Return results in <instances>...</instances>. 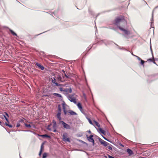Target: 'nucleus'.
Listing matches in <instances>:
<instances>
[{
	"label": "nucleus",
	"mask_w": 158,
	"mask_h": 158,
	"mask_svg": "<svg viewBox=\"0 0 158 158\" xmlns=\"http://www.w3.org/2000/svg\"><path fill=\"white\" fill-rule=\"evenodd\" d=\"M136 57L137 58V59L139 60H142L139 57L136 56Z\"/></svg>",
	"instance_id": "34"
},
{
	"label": "nucleus",
	"mask_w": 158,
	"mask_h": 158,
	"mask_svg": "<svg viewBox=\"0 0 158 158\" xmlns=\"http://www.w3.org/2000/svg\"><path fill=\"white\" fill-rule=\"evenodd\" d=\"M127 26H126L125 27H119V29L121 31H123L125 34L128 35L130 34V31L124 28H126Z\"/></svg>",
	"instance_id": "2"
},
{
	"label": "nucleus",
	"mask_w": 158,
	"mask_h": 158,
	"mask_svg": "<svg viewBox=\"0 0 158 158\" xmlns=\"http://www.w3.org/2000/svg\"><path fill=\"white\" fill-rule=\"evenodd\" d=\"M88 132L89 133H91V131L90 130L89 131H88Z\"/></svg>",
	"instance_id": "39"
},
{
	"label": "nucleus",
	"mask_w": 158,
	"mask_h": 158,
	"mask_svg": "<svg viewBox=\"0 0 158 158\" xmlns=\"http://www.w3.org/2000/svg\"><path fill=\"white\" fill-rule=\"evenodd\" d=\"M4 118H5V119H6V121H7V122H8V123H9V121H8V118H8V117H6L5 115H4Z\"/></svg>",
	"instance_id": "28"
},
{
	"label": "nucleus",
	"mask_w": 158,
	"mask_h": 158,
	"mask_svg": "<svg viewBox=\"0 0 158 158\" xmlns=\"http://www.w3.org/2000/svg\"><path fill=\"white\" fill-rule=\"evenodd\" d=\"M58 79L60 81H63V80H62L61 79V77H60V76H59V78H58Z\"/></svg>",
	"instance_id": "31"
},
{
	"label": "nucleus",
	"mask_w": 158,
	"mask_h": 158,
	"mask_svg": "<svg viewBox=\"0 0 158 158\" xmlns=\"http://www.w3.org/2000/svg\"><path fill=\"white\" fill-rule=\"evenodd\" d=\"M56 128H53V130L52 131L53 132H56L57 131L56 130Z\"/></svg>",
	"instance_id": "35"
},
{
	"label": "nucleus",
	"mask_w": 158,
	"mask_h": 158,
	"mask_svg": "<svg viewBox=\"0 0 158 158\" xmlns=\"http://www.w3.org/2000/svg\"><path fill=\"white\" fill-rule=\"evenodd\" d=\"M62 105L63 106V109L64 110V114H66L67 113V111L66 110V107L67 106V105H65L64 102H63V103Z\"/></svg>",
	"instance_id": "7"
},
{
	"label": "nucleus",
	"mask_w": 158,
	"mask_h": 158,
	"mask_svg": "<svg viewBox=\"0 0 158 158\" xmlns=\"http://www.w3.org/2000/svg\"><path fill=\"white\" fill-rule=\"evenodd\" d=\"M36 65L38 66L39 68L41 69L42 70H43L44 69V67L43 66L41 65L40 64L38 63H36Z\"/></svg>",
	"instance_id": "13"
},
{
	"label": "nucleus",
	"mask_w": 158,
	"mask_h": 158,
	"mask_svg": "<svg viewBox=\"0 0 158 158\" xmlns=\"http://www.w3.org/2000/svg\"><path fill=\"white\" fill-rule=\"evenodd\" d=\"M60 115H61V113L58 112V113H57L56 115L57 118L58 119L59 122L60 121H61V117Z\"/></svg>",
	"instance_id": "10"
},
{
	"label": "nucleus",
	"mask_w": 158,
	"mask_h": 158,
	"mask_svg": "<svg viewBox=\"0 0 158 158\" xmlns=\"http://www.w3.org/2000/svg\"><path fill=\"white\" fill-rule=\"evenodd\" d=\"M70 114L71 115H77V114L72 110H70Z\"/></svg>",
	"instance_id": "15"
},
{
	"label": "nucleus",
	"mask_w": 158,
	"mask_h": 158,
	"mask_svg": "<svg viewBox=\"0 0 158 158\" xmlns=\"http://www.w3.org/2000/svg\"><path fill=\"white\" fill-rule=\"evenodd\" d=\"M147 61H149L150 62H152L154 64H156V63L155 62V59H154V57L153 55H152V59H151V58L148 59L147 60Z\"/></svg>",
	"instance_id": "9"
},
{
	"label": "nucleus",
	"mask_w": 158,
	"mask_h": 158,
	"mask_svg": "<svg viewBox=\"0 0 158 158\" xmlns=\"http://www.w3.org/2000/svg\"><path fill=\"white\" fill-rule=\"evenodd\" d=\"M141 64L143 65L144 63L145 62L143 60H141Z\"/></svg>",
	"instance_id": "26"
},
{
	"label": "nucleus",
	"mask_w": 158,
	"mask_h": 158,
	"mask_svg": "<svg viewBox=\"0 0 158 158\" xmlns=\"http://www.w3.org/2000/svg\"><path fill=\"white\" fill-rule=\"evenodd\" d=\"M100 141L101 144H103L105 146H106L107 144H109L108 143L102 139H101Z\"/></svg>",
	"instance_id": "8"
},
{
	"label": "nucleus",
	"mask_w": 158,
	"mask_h": 158,
	"mask_svg": "<svg viewBox=\"0 0 158 158\" xmlns=\"http://www.w3.org/2000/svg\"><path fill=\"white\" fill-rule=\"evenodd\" d=\"M10 31L13 35L17 36L16 34L11 30H10Z\"/></svg>",
	"instance_id": "19"
},
{
	"label": "nucleus",
	"mask_w": 158,
	"mask_h": 158,
	"mask_svg": "<svg viewBox=\"0 0 158 158\" xmlns=\"http://www.w3.org/2000/svg\"><path fill=\"white\" fill-rule=\"evenodd\" d=\"M62 140L64 142H69V138L68 137V134L66 133H64L62 136Z\"/></svg>",
	"instance_id": "3"
},
{
	"label": "nucleus",
	"mask_w": 158,
	"mask_h": 158,
	"mask_svg": "<svg viewBox=\"0 0 158 158\" xmlns=\"http://www.w3.org/2000/svg\"><path fill=\"white\" fill-rule=\"evenodd\" d=\"M77 106L80 110L81 111V110H82V106L80 102L78 103L77 104Z\"/></svg>",
	"instance_id": "14"
},
{
	"label": "nucleus",
	"mask_w": 158,
	"mask_h": 158,
	"mask_svg": "<svg viewBox=\"0 0 158 158\" xmlns=\"http://www.w3.org/2000/svg\"><path fill=\"white\" fill-rule=\"evenodd\" d=\"M5 124L6 126H8L12 128V126L11 125L7 123H5Z\"/></svg>",
	"instance_id": "22"
},
{
	"label": "nucleus",
	"mask_w": 158,
	"mask_h": 158,
	"mask_svg": "<svg viewBox=\"0 0 158 158\" xmlns=\"http://www.w3.org/2000/svg\"><path fill=\"white\" fill-rule=\"evenodd\" d=\"M47 156V153H44L43 154L42 158H46Z\"/></svg>",
	"instance_id": "21"
},
{
	"label": "nucleus",
	"mask_w": 158,
	"mask_h": 158,
	"mask_svg": "<svg viewBox=\"0 0 158 158\" xmlns=\"http://www.w3.org/2000/svg\"><path fill=\"white\" fill-rule=\"evenodd\" d=\"M42 151H42V150H40V152H39V156H41V154H42Z\"/></svg>",
	"instance_id": "30"
},
{
	"label": "nucleus",
	"mask_w": 158,
	"mask_h": 158,
	"mask_svg": "<svg viewBox=\"0 0 158 158\" xmlns=\"http://www.w3.org/2000/svg\"><path fill=\"white\" fill-rule=\"evenodd\" d=\"M58 124L62 125L63 127L65 128H68L69 127V125L62 121H60Z\"/></svg>",
	"instance_id": "6"
},
{
	"label": "nucleus",
	"mask_w": 158,
	"mask_h": 158,
	"mask_svg": "<svg viewBox=\"0 0 158 158\" xmlns=\"http://www.w3.org/2000/svg\"><path fill=\"white\" fill-rule=\"evenodd\" d=\"M24 125L27 127L29 128V127H31V126L30 124H27V123H24Z\"/></svg>",
	"instance_id": "23"
},
{
	"label": "nucleus",
	"mask_w": 158,
	"mask_h": 158,
	"mask_svg": "<svg viewBox=\"0 0 158 158\" xmlns=\"http://www.w3.org/2000/svg\"><path fill=\"white\" fill-rule=\"evenodd\" d=\"M104 139H106V140H107L108 141V140H107V139L106 138H105V137H104Z\"/></svg>",
	"instance_id": "43"
},
{
	"label": "nucleus",
	"mask_w": 158,
	"mask_h": 158,
	"mask_svg": "<svg viewBox=\"0 0 158 158\" xmlns=\"http://www.w3.org/2000/svg\"><path fill=\"white\" fill-rule=\"evenodd\" d=\"M58 112H61V106L60 105H58Z\"/></svg>",
	"instance_id": "18"
},
{
	"label": "nucleus",
	"mask_w": 158,
	"mask_h": 158,
	"mask_svg": "<svg viewBox=\"0 0 158 158\" xmlns=\"http://www.w3.org/2000/svg\"><path fill=\"white\" fill-rule=\"evenodd\" d=\"M20 123H17L16 127H19L20 126Z\"/></svg>",
	"instance_id": "33"
},
{
	"label": "nucleus",
	"mask_w": 158,
	"mask_h": 158,
	"mask_svg": "<svg viewBox=\"0 0 158 158\" xmlns=\"http://www.w3.org/2000/svg\"><path fill=\"white\" fill-rule=\"evenodd\" d=\"M41 136L43 137H47V138H50V136H49L48 135L45 134V135H41Z\"/></svg>",
	"instance_id": "20"
},
{
	"label": "nucleus",
	"mask_w": 158,
	"mask_h": 158,
	"mask_svg": "<svg viewBox=\"0 0 158 158\" xmlns=\"http://www.w3.org/2000/svg\"><path fill=\"white\" fill-rule=\"evenodd\" d=\"M86 137L88 140L89 142L92 143L93 145H94V139L93 138V135H91L89 136H88V135H87Z\"/></svg>",
	"instance_id": "5"
},
{
	"label": "nucleus",
	"mask_w": 158,
	"mask_h": 158,
	"mask_svg": "<svg viewBox=\"0 0 158 158\" xmlns=\"http://www.w3.org/2000/svg\"><path fill=\"white\" fill-rule=\"evenodd\" d=\"M19 122L23 123V119H21L19 121Z\"/></svg>",
	"instance_id": "36"
},
{
	"label": "nucleus",
	"mask_w": 158,
	"mask_h": 158,
	"mask_svg": "<svg viewBox=\"0 0 158 158\" xmlns=\"http://www.w3.org/2000/svg\"><path fill=\"white\" fill-rule=\"evenodd\" d=\"M88 121H89V123L90 124H92V122L91 121V120L89 118H88Z\"/></svg>",
	"instance_id": "29"
},
{
	"label": "nucleus",
	"mask_w": 158,
	"mask_h": 158,
	"mask_svg": "<svg viewBox=\"0 0 158 158\" xmlns=\"http://www.w3.org/2000/svg\"><path fill=\"white\" fill-rule=\"evenodd\" d=\"M127 152L128 153L129 156H131L133 154V152L130 149H127Z\"/></svg>",
	"instance_id": "11"
},
{
	"label": "nucleus",
	"mask_w": 158,
	"mask_h": 158,
	"mask_svg": "<svg viewBox=\"0 0 158 158\" xmlns=\"http://www.w3.org/2000/svg\"><path fill=\"white\" fill-rule=\"evenodd\" d=\"M49 126H50V125H49V126H48V130H51V129H49V127H49Z\"/></svg>",
	"instance_id": "41"
},
{
	"label": "nucleus",
	"mask_w": 158,
	"mask_h": 158,
	"mask_svg": "<svg viewBox=\"0 0 158 158\" xmlns=\"http://www.w3.org/2000/svg\"><path fill=\"white\" fill-rule=\"evenodd\" d=\"M52 82L54 83H55L56 84V85H57V86H59V84L57 83H55L54 81H53V80H52Z\"/></svg>",
	"instance_id": "32"
},
{
	"label": "nucleus",
	"mask_w": 158,
	"mask_h": 158,
	"mask_svg": "<svg viewBox=\"0 0 158 158\" xmlns=\"http://www.w3.org/2000/svg\"><path fill=\"white\" fill-rule=\"evenodd\" d=\"M95 123L96 125L98 127H100L99 124L96 121H95Z\"/></svg>",
	"instance_id": "25"
},
{
	"label": "nucleus",
	"mask_w": 158,
	"mask_h": 158,
	"mask_svg": "<svg viewBox=\"0 0 158 158\" xmlns=\"http://www.w3.org/2000/svg\"><path fill=\"white\" fill-rule=\"evenodd\" d=\"M113 23L119 29V27H125L127 26V21L125 19L124 17L121 15L116 17L113 21Z\"/></svg>",
	"instance_id": "1"
},
{
	"label": "nucleus",
	"mask_w": 158,
	"mask_h": 158,
	"mask_svg": "<svg viewBox=\"0 0 158 158\" xmlns=\"http://www.w3.org/2000/svg\"><path fill=\"white\" fill-rule=\"evenodd\" d=\"M107 148L108 150H112V147L110 146H109L107 147Z\"/></svg>",
	"instance_id": "27"
},
{
	"label": "nucleus",
	"mask_w": 158,
	"mask_h": 158,
	"mask_svg": "<svg viewBox=\"0 0 158 158\" xmlns=\"http://www.w3.org/2000/svg\"><path fill=\"white\" fill-rule=\"evenodd\" d=\"M2 122H1V121H0V124L1 126H2Z\"/></svg>",
	"instance_id": "42"
},
{
	"label": "nucleus",
	"mask_w": 158,
	"mask_h": 158,
	"mask_svg": "<svg viewBox=\"0 0 158 158\" xmlns=\"http://www.w3.org/2000/svg\"><path fill=\"white\" fill-rule=\"evenodd\" d=\"M108 157H109V158H115L114 157L111 156L110 155H108Z\"/></svg>",
	"instance_id": "38"
},
{
	"label": "nucleus",
	"mask_w": 158,
	"mask_h": 158,
	"mask_svg": "<svg viewBox=\"0 0 158 158\" xmlns=\"http://www.w3.org/2000/svg\"><path fill=\"white\" fill-rule=\"evenodd\" d=\"M72 92V89L71 88H70V93H71Z\"/></svg>",
	"instance_id": "40"
},
{
	"label": "nucleus",
	"mask_w": 158,
	"mask_h": 158,
	"mask_svg": "<svg viewBox=\"0 0 158 158\" xmlns=\"http://www.w3.org/2000/svg\"><path fill=\"white\" fill-rule=\"evenodd\" d=\"M69 99V97H68Z\"/></svg>",
	"instance_id": "45"
},
{
	"label": "nucleus",
	"mask_w": 158,
	"mask_h": 158,
	"mask_svg": "<svg viewBox=\"0 0 158 158\" xmlns=\"http://www.w3.org/2000/svg\"><path fill=\"white\" fill-rule=\"evenodd\" d=\"M105 158H107V157L106 156H105Z\"/></svg>",
	"instance_id": "44"
},
{
	"label": "nucleus",
	"mask_w": 158,
	"mask_h": 158,
	"mask_svg": "<svg viewBox=\"0 0 158 158\" xmlns=\"http://www.w3.org/2000/svg\"><path fill=\"white\" fill-rule=\"evenodd\" d=\"M77 96L75 94H74L72 96H70V101L76 104L77 103Z\"/></svg>",
	"instance_id": "4"
},
{
	"label": "nucleus",
	"mask_w": 158,
	"mask_h": 158,
	"mask_svg": "<svg viewBox=\"0 0 158 158\" xmlns=\"http://www.w3.org/2000/svg\"><path fill=\"white\" fill-rule=\"evenodd\" d=\"M99 130L102 134L104 135L105 134L106 131H105L103 130L101 128H100L99 129Z\"/></svg>",
	"instance_id": "16"
},
{
	"label": "nucleus",
	"mask_w": 158,
	"mask_h": 158,
	"mask_svg": "<svg viewBox=\"0 0 158 158\" xmlns=\"http://www.w3.org/2000/svg\"><path fill=\"white\" fill-rule=\"evenodd\" d=\"M4 113L5 114L7 117H9L8 114L6 112H5Z\"/></svg>",
	"instance_id": "37"
},
{
	"label": "nucleus",
	"mask_w": 158,
	"mask_h": 158,
	"mask_svg": "<svg viewBox=\"0 0 158 158\" xmlns=\"http://www.w3.org/2000/svg\"><path fill=\"white\" fill-rule=\"evenodd\" d=\"M53 95L58 97H61V95L59 94L54 93L53 94Z\"/></svg>",
	"instance_id": "17"
},
{
	"label": "nucleus",
	"mask_w": 158,
	"mask_h": 158,
	"mask_svg": "<svg viewBox=\"0 0 158 158\" xmlns=\"http://www.w3.org/2000/svg\"><path fill=\"white\" fill-rule=\"evenodd\" d=\"M52 127L53 128H56L57 127V124L55 120H53L52 121Z\"/></svg>",
	"instance_id": "12"
},
{
	"label": "nucleus",
	"mask_w": 158,
	"mask_h": 158,
	"mask_svg": "<svg viewBox=\"0 0 158 158\" xmlns=\"http://www.w3.org/2000/svg\"><path fill=\"white\" fill-rule=\"evenodd\" d=\"M157 7H158V6Z\"/></svg>",
	"instance_id": "46"
},
{
	"label": "nucleus",
	"mask_w": 158,
	"mask_h": 158,
	"mask_svg": "<svg viewBox=\"0 0 158 158\" xmlns=\"http://www.w3.org/2000/svg\"><path fill=\"white\" fill-rule=\"evenodd\" d=\"M44 143H42L41 146L40 150H42L43 151V149L44 147Z\"/></svg>",
	"instance_id": "24"
}]
</instances>
